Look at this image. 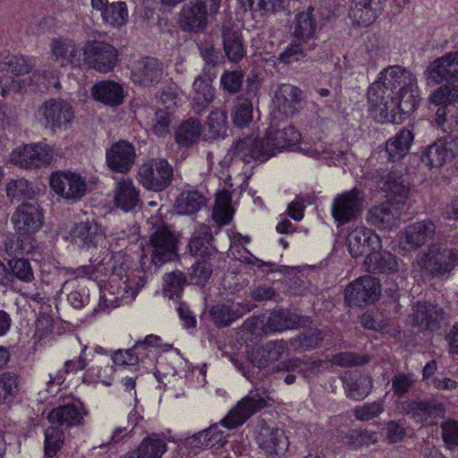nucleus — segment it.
Returning a JSON list of instances; mask_svg holds the SVG:
<instances>
[{"label": "nucleus", "mask_w": 458, "mask_h": 458, "mask_svg": "<svg viewBox=\"0 0 458 458\" xmlns=\"http://www.w3.org/2000/svg\"><path fill=\"white\" fill-rule=\"evenodd\" d=\"M379 81L372 83L368 90L369 109L375 120L388 117L386 110H393L394 104L392 98L397 91L414 85L415 76L405 68L394 65L381 72Z\"/></svg>", "instance_id": "1"}, {"label": "nucleus", "mask_w": 458, "mask_h": 458, "mask_svg": "<svg viewBox=\"0 0 458 458\" xmlns=\"http://www.w3.org/2000/svg\"><path fill=\"white\" fill-rule=\"evenodd\" d=\"M425 75L437 84L445 82L430 95V103L439 105L458 98V52L447 53L431 62Z\"/></svg>", "instance_id": "2"}, {"label": "nucleus", "mask_w": 458, "mask_h": 458, "mask_svg": "<svg viewBox=\"0 0 458 458\" xmlns=\"http://www.w3.org/2000/svg\"><path fill=\"white\" fill-rule=\"evenodd\" d=\"M458 265V250L447 247L442 242H435L420 251L412 267L429 279L448 276Z\"/></svg>", "instance_id": "3"}, {"label": "nucleus", "mask_w": 458, "mask_h": 458, "mask_svg": "<svg viewBox=\"0 0 458 458\" xmlns=\"http://www.w3.org/2000/svg\"><path fill=\"white\" fill-rule=\"evenodd\" d=\"M177 258V240L166 226L157 228L149 243L142 249L140 266L145 271L156 272L165 263Z\"/></svg>", "instance_id": "4"}, {"label": "nucleus", "mask_w": 458, "mask_h": 458, "mask_svg": "<svg viewBox=\"0 0 458 458\" xmlns=\"http://www.w3.org/2000/svg\"><path fill=\"white\" fill-rule=\"evenodd\" d=\"M265 138L252 136L236 140L229 149L228 155L233 162L242 161L244 164H257L267 161L272 157V148Z\"/></svg>", "instance_id": "5"}, {"label": "nucleus", "mask_w": 458, "mask_h": 458, "mask_svg": "<svg viewBox=\"0 0 458 458\" xmlns=\"http://www.w3.org/2000/svg\"><path fill=\"white\" fill-rule=\"evenodd\" d=\"M140 182L153 191L165 190L173 181L174 169L164 158H152L141 165L139 170Z\"/></svg>", "instance_id": "6"}, {"label": "nucleus", "mask_w": 458, "mask_h": 458, "mask_svg": "<svg viewBox=\"0 0 458 458\" xmlns=\"http://www.w3.org/2000/svg\"><path fill=\"white\" fill-rule=\"evenodd\" d=\"M83 60L89 68L107 73L117 65L118 50L106 41H89L83 47Z\"/></svg>", "instance_id": "7"}, {"label": "nucleus", "mask_w": 458, "mask_h": 458, "mask_svg": "<svg viewBox=\"0 0 458 458\" xmlns=\"http://www.w3.org/2000/svg\"><path fill=\"white\" fill-rule=\"evenodd\" d=\"M40 123L53 131L66 130L74 119L72 106L61 98L47 100L38 109Z\"/></svg>", "instance_id": "8"}, {"label": "nucleus", "mask_w": 458, "mask_h": 458, "mask_svg": "<svg viewBox=\"0 0 458 458\" xmlns=\"http://www.w3.org/2000/svg\"><path fill=\"white\" fill-rule=\"evenodd\" d=\"M437 225L430 219L409 225L400 233L399 248L405 252H414L435 238Z\"/></svg>", "instance_id": "9"}, {"label": "nucleus", "mask_w": 458, "mask_h": 458, "mask_svg": "<svg viewBox=\"0 0 458 458\" xmlns=\"http://www.w3.org/2000/svg\"><path fill=\"white\" fill-rule=\"evenodd\" d=\"M267 405L265 397L259 395V393L250 392L249 395L242 398L236 405L231 410L227 416L220 420V425L227 429H233L242 426L247 421L254 413Z\"/></svg>", "instance_id": "10"}, {"label": "nucleus", "mask_w": 458, "mask_h": 458, "mask_svg": "<svg viewBox=\"0 0 458 458\" xmlns=\"http://www.w3.org/2000/svg\"><path fill=\"white\" fill-rule=\"evenodd\" d=\"M52 158L51 148L41 142L17 148L11 155V161L14 165L28 169L47 165Z\"/></svg>", "instance_id": "11"}, {"label": "nucleus", "mask_w": 458, "mask_h": 458, "mask_svg": "<svg viewBox=\"0 0 458 458\" xmlns=\"http://www.w3.org/2000/svg\"><path fill=\"white\" fill-rule=\"evenodd\" d=\"M380 294V285L377 278L362 276L349 284L345 288V301L349 306H362L373 303Z\"/></svg>", "instance_id": "12"}, {"label": "nucleus", "mask_w": 458, "mask_h": 458, "mask_svg": "<svg viewBox=\"0 0 458 458\" xmlns=\"http://www.w3.org/2000/svg\"><path fill=\"white\" fill-rule=\"evenodd\" d=\"M410 318L412 327L420 331L434 332L438 330L445 320V313L437 304L418 301L412 307Z\"/></svg>", "instance_id": "13"}, {"label": "nucleus", "mask_w": 458, "mask_h": 458, "mask_svg": "<svg viewBox=\"0 0 458 458\" xmlns=\"http://www.w3.org/2000/svg\"><path fill=\"white\" fill-rule=\"evenodd\" d=\"M216 75V71L203 68L202 72L193 81L191 107L199 114L206 112L215 99L216 89L212 83Z\"/></svg>", "instance_id": "14"}, {"label": "nucleus", "mask_w": 458, "mask_h": 458, "mask_svg": "<svg viewBox=\"0 0 458 458\" xmlns=\"http://www.w3.org/2000/svg\"><path fill=\"white\" fill-rule=\"evenodd\" d=\"M394 104L393 110H386L388 114L387 119L376 120L378 123H400L403 114H411L413 113L420 102L419 89L417 81L414 85H411L403 90L397 91L392 98Z\"/></svg>", "instance_id": "15"}, {"label": "nucleus", "mask_w": 458, "mask_h": 458, "mask_svg": "<svg viewBox=\"0 0 458 458\" xmlns=\"http://www.w3.org/2000/svg\"><path fill=\"white\" fill-rule=\"evenodd\" d=\"M362 204L360 191L356 189L338 194L332 203V216L336 222L344 225L359 215Z\"/></svg>", "instance_id": "16"}, {"label": "nucleus", "mask_w": 458, "mask_h": 458, "mask_svg": "<svg viewBox=\"0 0 458 458\" xmlns=\"http://www.w3.org/2000/svg\"><path fill=\"white\" fill-rule=\"evenodd\" d=\"M50 186L53 191L67 199H76L82 197L86 191L84 179L74 173L58 172L50 178Z\"/></svg>", "instance_id": "17"}, {"label": "nucleus", "mask_w": 458, "mask_h": 458, "mask_svg": "<svg viewBox=\"0 0 458 458\" xmlns=\"http://www.w3.org/2000/svg\"><path fill=\"white\" fill-rule=\"evenodd\" d=\"M12 221L20 235L32 234L43 225V213L36 203H23L13 215Z\"/></svg>", "instance_id": "18"}, {"label": "nucleus", "mask_w": 458, "mask_h": 458, "mask_svg": "<svg viewBox=\"0 0 458 458\" xmlns=\"http://www.w3.org/2000/svg\"><path fill=\"white\" fill-rule=\"evenodd\" d=\"M403 411L420 424L433 423L445 414V407L436 400H410L403 406Z\"/></svg>", "instance_id": "19"}, {"label": "nucleus", "mask_w": 458, "mask_h": 458, "mask_svg": "<svg viewBox=\"0 0 458 458\" xmlns=\"http://www.w3.org/2000/svg\"><path fill=\"white\" fill-rule=\"evenodd\" d=\"M163 64L157 58L147 56L134 62L131 68V79L142 86H154L163 78Z\"/></svg>", "instance_id": "20"}, {"label": "nucleus", "mask_w": 458, "mask_h": 458, "mask_svg": "<svg viewBox=\"0 0 458 458\" xmlns=\"http://www.w3.org/2000/svg\"><path fill=\"white\" fill-rule=\"evenodd\" d=\"M347 243L350 254L353 258H359L381 247L379 237L370 229L360 226L352 230L347 236Z\"/></svg>", "instance_id": "21"}, {"label": "nucleus", "mask_w": 458, "mask_h": 458, "mask_svg": "<svg viewBox=\"0 0 458 458\" xmlns=\"http://www.w3.org/2000/svg\"><path fill=\"white\" fill-rule=\"evenodd\" d=\"M135 156L134 146L127 140H120L107 149L106 158L112 171L125 174L132 167Z\"/></svg>", "instance_id": "22"}, {"label": "nucleus", "mask_w": 458, "mask_h": 458, "mask_svg": "<svg viewBox=\"0 0 458 458\" xmlns=\"http://www.w3.org/2000/svg\"><path fill=\"white\" fill-rule=\"evenodd\" d=\"M91 6L100 13L103 22L113 28H121L128 21V9L125 2L108 0H91Z\"/></svg>", "instance_id": "23"}, {"label": "nucleus", "mask_w": 458, "mask_h": 458, "mask_svg": "<svg viewBox=\"0 0 458 458\" xmlns=\"http://www.w3.org/2000/svg\"><path fill=\"white\" fill-rule=\"evenodd\" d=\"M257 439L259 447L267 455L284 454L289 447V441L284 431L276 427L262 426Z\"/></svg>", "instance_id": "24"}, {"label": "nucleus", "mask_w": 458, "mask_h": 458, "mask_svg": "<svg viewBox=\"0 0 458 458\" xmlns=\"http://www.w3.org/2000/svg\"><path fill=\"white\" fill-rule=\"evenodd\" d=\"M386 0H352L349 16L360 26H369L383 11Z\"/></svg>", "instance_id": "25"}, {"label": "nucleus", "mask_w": 458, "mask_h": 458, "mask_svg": "<svg viewBox=\"0 0 458 458\" xmlns=\"http://www.w3.org/2000/svg\"><path fill=\"white\" fill-rule=\"evenodd\" d=\"M177 23L182 31L199 34L208 29V20L193 2L190 1L184 4L178 13Z\"/></svg>", "instance_id": "26"}, {"label": "nucleus", "mask_w": 458, "mask_h": 458, "mask_svg": "<svg viewBox=\"0 0 458 458\" xmlns=\"http://www.w3.org/2000/svg\"><path fill=\"white\" fill-rule=\"evenodd\" d=\"M250 310L251 305L248 303H218L210 308L209 316L216 327H226Z\"/></svg>", "instance_id": "27"}, {"label": "nucleus", "mask_w": 458, "mask_h": 458, "mask_svg": "<svg viewBox=\"0 0 458 458\" xmlns=\"http://www.w3.org/2000/svg\"><path fill=\"white\" fill-rule=\"evenodd\" d=\"M214 237L210 226L198 225L189 241L188 247L191 255L197 257H213L217 252L214 246Z\"/></svg>", "instance_id": "28"}, {"label": "nucleus", "mask_w": 458, "mask_h": 458, "mask_svg": "<svg viewBox=\"0 0 458 458\" xmlns=\"http://www.w3.org/2000/svg\"><path fill=\"white\" fill-rule=\"evenodd\" d=\"M90 93L96 101L112 107L122 105L125 97L123 86L109 80L94 84L91 87Z\"/></svg>", "instance_id": "29"}, {"label": "nucleus", "mask_w": 458, "mask_h": 458, "mask_svg": "<svg viewBox=\"0 0 458 458\" xmlns=\"http://www.w3.org/2000/svg\"><path fill=\"white\" fill-rule=\"evenodd\" d=\"M103 235L99 225L89 220L76 224L71 232L72 242L81 248H96Z\"/></svg>", "instance_id": "30"}, {"label": "nucleus", "mask_w": 458, "mask_h": 458, "mask_svg": "<svg viewBox=\"0 0 458 458\" xmlns=\"http://www.w3.org/2000/svg\"><path fill=\"white\" fill-rule=\"evenodd\" d=\"M301 100V91L291 84L281 85L275 93L274 104L286 117L294 115Z\"/></svg>", "instance_id": "31"}, {"label": "nucleus", "mask_w": 458, "mask_h": 458, "mask_svg": "<svg viewBox=\"0 0 458 458\" xmlns=\"http://www.w3.org/2000/svg\"><path fill=\"white\" fill-rule=\"evenodd\" d=\"M264 138L266 142L268 143L267 145L272 148V156H274L276 151L290 148L298 143L301 140V133L292 125L283 129H276L270 126Z\"/></svg>", "instance_id": "32"}, {"label": "nucleus", "mask_w": 458, "mask_h": 458, "mask_svg": "<svg viewBox=\"0 0 458 458\" xmlns=\"http://www.w3.org/2000/svg\"><path fill=\"white\" fill-rule=\"evenodd\" d=\"M167 452L165 441L156 435L144 437L140 445L119 458H162Z\"/></svg>", "instance_id": "33"}, {"label": "nucleus", "mask_w": 458, "mask_h": 458, "mask_svg": "<svg viewBox=\"0 0 458 458\" xmlns=\"http://www.w3.org/2000/svg\"><path fill=\"white\" fill-rule=\"evenodd\" d=\"M259 87L257 83H250L247 87L248 98L239 97L236 98L232 110V120L235 126L245 128L249 126L253 118V105L250 99L256 96Z\"/></svg>", "instance_id": "34"}, {"label": "nucleus", "mask_w": 458, "mask_h": 458, "mask_svg": "<svg viewBox=\"0 0 458 458\" xmlns=\"http://www.w3.org/2000/svg\"><path fill=\"white\" fill-rule=\"evenodd\" d=\"M314 9L308 8L306 11L299 13L293 23V36L297 41L303 42L307 45L315 44L311 41L316 33L318 24L313 15Z\"/></svg>", "instance_id": "35"}, {"label": "nucleus", "mask_w": 458, "mask_h": 458, "mask_svg": "<svg viewBox=\"0 0 458 458\" xmlns=\"http://www.w3.org/2000/svg\"><path fill=\"white\" fill-rule=\"evenodd\" d=\"M114 202L123 211L133 210L140 202V193L131 180H122L114 190Z\"/></svg>", "instance_id": "36"}, {"label": "nucleus", "mask_w": 458, "mask_h": 458, "mask_svg": "<svg viewBox=\"0 0 458 458\" xmlns=\"http://www.w3.org/2000/svg\"><path fill=\"white\" fill-rule=\"evenodd\" d=\"M414 135L408 129H402L390 138L385 146L387 159L391 162L402 160L410 151Z\"/></svg>", "instance_id": "37"}, {"label": "nucleus", "mask_w": 458, "mask_h": 458, "mask_svg": "<svg viewBox=\"0 0 458 458\" xmlns=\"http://www.w3.org/2000/svg\"><path fill=\"white\" fill-rule=\"evenodd\" d=\"M286 349L287 344L284 340L269 341L252 352L251 361L260 369L267 368L279 360Z\"/></svg>", "instance_id": "38"}, {"label": "nucleus", "mask_w": 458, "mask_h": 458, "mask_svg": "<svg viewBox=\"0 0 458 458\" xmlns=\"http://www.w3.org/2000/svg\"><path fill=\"white\" fill-rule=\"evenodd\" d=\"M222 38L227 58L233 63L240 62L246 54L240 32L230 24H224Z\"/></svg>", "instance_id": "39"}, {"label": "nucleus", "mask_w": 458, "mask_h": 458, "mask_svg": "<svg viewBox=\"0 0 458 458\" xmlns=\"http://www.w3.org/2000/svg\"><path fill=\"white\" fill-rule=\"evenodd\" d=\"M364 266L369 273H393L397 270L398 263L396 257L389 251H377L375 250L368 254Z\"/></svg>", "instance_id": "40"}, {"label": "nucleus", "mask_w": 458, "mask_h": 458, "mask_svg": "<svg viewBox=\"0 0 458 458\" xmlns=\"http://www.w3.org/2000/svg\"><path fill=\"white\" fill-rule=\"evenodd\" d=\"M51 51L55 60L63 66H77L81 63V48L68 39H55L51 44Z\"/></svg>", "instance_id": "41"}, {"label": "nucleus", "mask_w": 458, "mask_h": 458, "mask_svg": "<svg viewBox=\"0 0 458 458\" xmlns=\"http://www.w3.org/2000/svg\"><path fill=\"white\" fill-rule=\"evenodd\" d=\"M47 420L61 426H78L83 422V414L78 406L68 403L54 408L48 413Z\"/></svg>", "instance_id": "42"}, {"label": "nucleus", "mask_w": 458, "mask_h": 458, "mask_svg": "<svg viewBox=\"0 0 458 458\" xmlns=\"http://www.w3.org/2000/svg\"><path fill=\"white\" fill-rule=\"evenodd\" d=\"M206 204L205 197L197 191H184L175 200V210L181 215H192Z\"/></svg>", "instance_id": "43"}, {"label": "nucleus", "mask_w": 458, "mask_h": 458, "mask_svg": "<svg viewBox=\"0 0 458 458\" xmlns=\"http://www.w3.org/2000/svg\"><path fill=\"white\" fill-rule=\"evenodd\" d=\"M201 135V123L198 119H188L176 130L175 140L179 145L189 147L197 142Z\"/></svg>", "instance_id": "44"}, {"label": "nucleus", "mask_w": 458, "mask_h": 458, "mask_svg": "<svg viewBox=\"0 0 458 458\" xmlns=\"http://www.w3.org/2000/svg\"><path fill=\"white\" fill-rule=\"evenodd\" d=\"M20 377L13 372L0 374V405L9 404L20 391Z\"/></svg>", "instance_id": "45"}, {"label": "nucleus", "mask_w": 458, "mask_h": 458, "mask_svg": "<svg viewBox=\"0 0 458 458\" xmlns=\"http://www.w3.org/2000/svg\"><path fill=\"white\" fill-rule=\"evenodd\" d=\"M347 396L354 400L365 398L371 391L372 379L369 376H360L358 379L343 377Z\"/></svg>", "instance_id": "46"}, {"label": "nucleus", "mask_w": 458, "mask_h": 458, "mask_svg": "<svg viewBox=\"0 0 458 458\" xmlns=\"http://www.w3.org/2000/svg\"><path fill=\"white\" fill-rule=\"evenodd\" d=\"M395 213L392 210L389 203H383L369 209L368 214L369 222L379 228H386L394 225Z\"/></svg>", "instance_id": "47"}, {"label": "nucleus", "mask_w": 458, "mask_h": 458, "mask_svg": "<svg viewBox=\"0 0 458 458\" xmlns=\"http://www.w3.org/2000/svg\"><path fill=\"white\" fill-rule=\"evenodd\" d=\"M199 259L191 266L189 277L192 284L203 285L213 273L212 257H199Z\"/></svg>", "instance_id": "48"}, {"label": "nucleus", "mask_w": 458, "mask_h": 458, "mask_svg": "<svg viewBox=\"0 0 458 458\" xmlns=\"http://www.w3.org/2000/svg\"><path fill=\"white\" fill-rule=\"evenodd\" d=\"M454 101L451 100L441 104L443 106L439 107L436 113L438 124L440 125L442 123L446 124V127H444V131L458 129V102L453 103Z\"/></svg>", "instance_id": "49"}, {"label": "nucleus", "mask_w": 458, "mask_h": 458, "mask_svg": "<svg viewBox=\"0 0 458 458\" xmlns=\"http://www.w3.org/2000/svg\"><path fill=\"white\" fill-rule=\"evenodd\" d=\"M242 5L248 6L253 13L267 15L278 13L285 8L288 0H241Z\"/></svg>", "instance_id": "50"}, {"label": "nucleus", "mask_w": 458, "mask_h": 458, "mask_svg": "<svg viewBox=\"0 0 458 458\" xmlns=\"http://www.w3.org/2000/svg\"><path fill=\"white\" fill-rule=\"evenodd\" d=\"M64 433L56 426L48 427L45 430L44 451L46 456L54 457L63 447Z\"/></svg>", "instance_id": "51"}, {"label": "nucleus", "mask_w": 458, "mask_h": 458, "mask_svg": "<svg viewBox=\"0 0 458 458\" xmlns=\"http://www.w3.org/2000/svg\"><path fill=\"white\" fill-rule=\"evenodd\" d=\"M232 216L231 196L228 191H223L216 197L213 218L219 225H226L231 221Z\"/></svg>", "instance_id": "52"}, {"label": "nucleus", "mask_w": 458, "mask_h": 458, "mask_svg": "<svg viewBox=\"0 0 458 458\" xmlns=\"http://www.w3.org/2000/svg\"><path fill=\"white\" fill-rule=\"evenodd\" d=\"M316 44H305L293 38L292 43L280 54L279 60L284 64H292L305 57L308 52L315 48Z\"/></svg>", "instance_id": "53"}, {"label": "nucleus", "mask_w": 458, "mask_h": 458, "mask_svg": "<svg viewBox=\"0 0 458 458\" xmlns=\"http://www.w3.org/2000/svg\"><path fill=\"white\" fill-rule=\"evenodd\" d=\"M2 64L7 71L20 76L29 73L34 66V62L30 57L9 55L4 58Z\"/></svg>", "instance_id": "54"}, {"label": "nucleus", "mask_w": 458, "mask_h": 458, "mask_svg": "<svg viewBox=\"0 0 458 458\" xmlns=\"http://www.w3.org/2000/svg\"><path fill=\"white\" fill-rule=\"evenodd\" d=\"M173 121V114L168 107L157 109L151 121L152 132L157 137H165L170 134Z\"/></svg>", "instance_id": "55"}, {"label": "nucleus", "mask_w": 458, "mask_h": 458, "mask_svg": "<svg viewBox=\"0 0 458 458\" xmlns=\"http://www.w3.org/2000/svg\"><path fill=\"white\" fill-rule=\"evenodd\" d=\"M6 194L11 201L19 202L21 199H31L33 190L27 180L19 178L12 180L6 184Z\"/></svg>", "instance_id": "56"}, {"label": "nucleus", "mask_w": 458, "mask_h": 458, "mask_svg": "<svg viewBox=\"0 0 458 458\" xmlns=\"http://www.w3.org/2000/svg\"><path fill=\"white\" fill-rule=\"evenodd\" d=\"M186 282L185 275L181 271H173L164 276V293L170 299L179 298Z\"/></svg>", "instance_id": "57"}, {"label": "nucleus", "mask_w": 458, "mask_h": 458, "mask_svg": "<svg viewBox=\"0 0 458 458\" xmlns=\"http://www.w3.org/2000/svg\"><path fill=\"white\" fill-rule=\"evenodd\" d=\"M447 158L442 142L437 140L422 154L421 161L431 168H437L442 166Z\"/></svg>", "instance_id": "58"}, {"label": "nucleus", "mask_w": 458, "mask_h": 458, "mask_svg": "<svg viewBox=\"0 0 458 458\" xmlns=\"http://www.w3.org/2000/svg\"><path fill=\"white\" fill-rule=\"evenodd\" d=\"M382 189L400 198H406L409 192L403 175L395 172H391L383 178Z\"/></svg>", "instance_id": "59"}, {"label": "nucleus", "mask_w": 458, "mask_h": 458, "mask_svg": "<svg viewBox=\"0 0 458 458\" xmlns=\"http://www.w3.org/2000/svg\"><path fill=\"white\" fill-rule=\"evenodd\" d=\"M345 443L352 448L369 445L377 442L374 432L367 429H351L345 434Z\"/></svg>", "instance_id": "60"}, {"label": "nucleus", "mask_w": 458, "mask_h": 458, "mask_svg": "<svg viewBox=\"0 0 458 458\" xmlns=\"http://www.w3.org/2000/svg\"><path fill=\"white\" fill-rule=\"evenodd\" d=\"M243 78L244 72L242 70L225 71L220 78V86L225 91L236 94L242 89Z\"/></svg>", "instance_id": "61"}, {"label": "nucleus", "mask_w": 458, "mask_h": 458, "mask_svg": "<svg viewBox=\"0 0 458 458\" xmlns=\"http://www.w3.org/2000/svg\"><path fill=\"white\" fill-rule=\"evenodd\" d=\"M296 323V317L285 311L272 313L267 319L266 326L271 331H284Z\"/></svg>", "instance_id": "62"}, {"label": "nucleus", "mask_w": 458, "mask_h": 458, "mask_svg": "<svg viewBox=\"0 0 458 458\" xmlns=\"http://www.w3.org/2000/svg\"><path fill=\"white\" fill-rule=\"evenodd\" d=\"M226 113L220 110L212 111L208 118L207 126L210 138H217L223 136L227 127Z\"/></svg>", "instance_id": "63"}, {"label": "nucleus", "mask_w": 458, "mask_h": 458, "mask_svg": "<svg viewBox=\"0 0 458 458\" xmlns=\"http://www.w3.org/2000/svg\"><path fill=\"white\" fill-rule=\"evenodd\" d=\"M322 340V332L316 328H310L293 338L292 344L295 348L313 349L318 347Z\"/></svg>", "instance_id": "64"}]
</instances>
